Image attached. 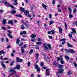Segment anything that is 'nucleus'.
<instances>
[{"instance_id": "58", "label": "nucleus", "mask_w": 77, "mask_h": 77, "mask_svg": "<svg viewBox=\"0 0 77 77\" xmlns=\"http://www.w3.org/2000/svg\"><path fill=\"white\" fill-rule=\"evenodd\" d=\"M58 11L59 12H62V11H61V9L59 8H58Z\"/></svg>"}, {"instance_id": "45", "label": "nucleus", "mask_w": 77, "mask_h": 77, "mask_svg": "<svg viewBox=\"0 0 77 77\" xmlns=\"http://www.w3.org/2000/svg\"><path fill=\"white\" fill-rule=\"evenodd\" d=\"M54 23V21H51L49 23V25H51V24H53Z\"/></svg>"}, {"instance_id": "64", "label": "nucleus", "mask_w": 77, "mask_h": 77, "mask_svg": "<svg viewBox=\"0 0 77 77\" xmlns=\"http://www.w3.org/2000/svg\"><path fill=\"white\" fill-rule=\"evenodd\" d=\"M30 76H31L32 77H35V74H31V75H30Z\"/></svg>"}, {"instance_id": "33", "label": "nucleus", "mask_w": 77, "mask_h": 77, "mask_svg": "<svg viewBox=\"0 0 77 77\" xmlns=\"http://www.w3.org/2000/svg\"><path fill=\"white\" fill-rule=\"evenodd\" d=\"M73 64L74 66H75V67H77V63H76V62H73Z\"/></svg>"}, {"instance_id": "30", "label": "nucleus", "mask_w": 77, "mask_h": 77, "mask_svg": "<svg viewBox=\"0 0 77 77\" xmlns=\"http://www.w3.org/2000/svg\"><path fill=\"white\" fill-rule=\"evenodd\" d=\"M19 41H20V39L19 38L17 39V41H16V44H19Z\"/></svg>"}, {"instance_id": "19", "label": "nucleus", "mask_w": 77, "mask_h": 77, "mask_svg": "<svg viewBox=\"0 0 77 77\" xmlns=\"http://www.w3.org/2000/svg\"><path fill=\"white\" fill-rule=\"evenodd\" d=\"M8 23L11 24V25H14V23H13V21L12 20H9L8 21Z\"/></svg>"}, {"instance_id": "38", "label": "nucleus", "mask_w": 77, "mask_h": 77, "mask_svg": "<svg viewBox=\"0 0 77 77\" xmlns=\"http://www.w3.org/2000/svg\"><path fill=\"white\" fill-rule=\"evenodd\" d=\"M77 12V9L76 8H74L73 10V14H75V13H76Z\"/></svg>"}, {"instance_id": "25", "label": "nucleus", "mask_w": 77, "mask_h": 77, "mask_svg": "<svg viewBox=\"0 0 77 77\" xmlns=\"http://www.w3.org/2000/svg\"><path fill=\"white\" fill-rule=\"evenodd\" d=\"M4 3L5 5H6V6H8V7L9 6L10 4H9V3H8L7 2H4Z\"/></svg>"}, {"instance_id": "12", "label": "nucleus", "mask_w": 77, "mask_h": 77, "mask_svg": "<svg viewBox=\"0 0 77 77\" xmlns=\"http://www.w3.org/2000/svg\"><path fill=\"white\" fill-rule=\"evenodd\" d=\"M10 72H13L12 74H11V75H13V74H15V71L14 70V69H11L10 70Z\"/></svg>"}, {"instance_id": "18", "label": "nucleus", "mask_w": 77, "mask_h": 77, "mask_svg": "<svg viewBox=\"0 0 77 77\" xmlns=\"http://www.w3.org/2000/svg\"><path fill=\"white\" fill-rule=\"evenodd\" d=\"M47 45L49 50H51V46L50 44H47Z\"/></svg>"}, {"instance_id": "9", "label": "nucleus", "mask_w": 77, "mask_h": 77, "mask_svg": "<svg viewBox=\"0 0 77 77\" xmlns=\"http://www.w3.org/2000/svg\"><path fill=\"white\" fill-rule=\"evenodd\" d=\"M13 69H20V65H17L16 67H14Z\"/></svg>"}, {"instance_id": "49", "label": "nucleus", "mask_w": 77, "mask_h": 77, "mask_svg": "<svg viewBox=\"0 0 77 77\" xmlns=\"http://www.w3.org/2000/svg\"><path fill=\"white\" fill-rule=\"evenodd\" d=\"M21 41H26V39H24V38H23L21 39Z\"/></svg>"}, {"instance_id": "11", "label": "nucleus", "mask_w": 77, "mask_h": 77, "mask_svg": "<svg viewBox=\"0 0 77 77\" xmlns=\"http://www.w3.org/2000/svg\"><path fill=\"white\" fill-rule=\"evenodd\" d=\"M69 53H73L74 54L75 53V51L73 49H70L69 50Z\"/></svg>"}, {"instance_id": "27", "label": "nucleus", "mask_w": 77, "mask_h": 77, "mask_svg": "<svg viewBox=\"0 0 77 77\" xmlns=\"http://www.w3.org/2000/svg\"><path fill=\"white\" fill-rule=\"evenodd\" d=\"M6 23V20H3L2 21V24L4 25H5Z\"/></svg>"}, {"instance_id": "63", "label": "nucleus", "mask_w": 77, "mask_h": 77, "mask_svg": "<svg viewBox=\"0 0 77 77\" xmlns=\"http://www.w3.org/2000/svg\"><path fill=\"white\" fill-rule=\"evenodd\" d=\"M48 38L50 39H52V38H53V37H52V36H51L49 35L48 36Z\"/></svg>"}, {"instance_id": "52", "label": "nucleus", "mask_w": 77, "mask_h": 77, "mask_svg": "<svg viewBox=\"0 0 77 77\" xmlns=\"http://www.w3.org/2000/svg\"><path fill=\"white\" fill-rule=\"evenodd\" d=\"M15 17H20V15L16 14L14 15Z\"/></svg>"}, {"instance_id": "51", "label": "nucleus", "mask_w": 77, "mask_h": 77, "mask_svg": "<svg viewBox=\"0 0 77 77\" xmlns=\"http://www.w3.org/2000/svg\"><path fill=\"white\" fill-rule=\"evenodd\" d=\"M31 64V63H30V62H29L27 63L28 66H30Z\"/></svg>"}, {"instance_id": "13", "label": "nucleus", "mask_w": 77, "mask_h": 77, "mask_svg": "<svg viewBox=\"0 0 77 77\" xmlns=\"http://www.w3.org/2000/svg\"><path fill=\"white\" fill-rule=\"evenodd\" d=\"M59 33L60 34H62V31H63V30H62V29L61 27H59Z\"/></svg>"}, {"instance_id": "26", "label": "nucleus", "mask_w": 77, "mask_h": 77, "mask_svg": "<svg viewBox=\"0 0 77 77\" xmlns=\"http://www.w3.org/2000/svg\"><path fill=\"white\" fill-rule=\"evenodd\" d=\"M65 51H66V54H67V53H69V50H68V49H65Z\"/></svg>"}, {"instance_id": "10", "label": "nucleus", "mask_w": 77, "mask_h": 77, "mask_svg": "<svg viewBox=\"0 0 77 77\" xmlns=\"http://www.w3.org/2000/svg\"><path fill=\"white\" fill-rule=\"evenodd\" d=\"M42 6L43 7L44 9H45V10L47 11V6L45 5H44L43 4H42Z\"/></svg>"}, {"instance_id": "42", "label": "nucleus", "mask_w": 77, "mask_h": 77, "mask_svg": "<svg viewBox=\"0 0 77 77\" xmlns=\"http://www.w3.org/2000/svg\"><path fill=\"white\" fill-rule=\"evenodd\" d=\"M31 41L32 42H36V39L35 38H34V39H32L31 40Z\"/></svg>"}, {"instance_id": "56", "label": "nucleus", "mask_w": 77, "mask_h": 77, "mask_svg": "<svg viewBox=\"0 0 77 77\" xmlns=\"http://www.w3.org/2000/svg\"><path fill=\"white\" fill-rule=\"evenodd\" d=\"M5 40L6 42H9V39H8V38H6Z\"/></svg>"}, {"instance_id": "16", "label": "nucleus", "mask_w": 77, "mask_h": 77, "mask_svg": "<svg viewBox=\"0 0 77 77\" xmlns=\"http://www.w3.org/2000/svg\"><path fill=\"white\" fill-rule=\"evenodd\" d=\"M36 37V35L35 34H32L31 35V38H35Z\"/></svg>"}, {"instance_id": "41", "label": "nucleus", "mask_w": 77, "mask_h": 77, "mask_svg": "<svg viewBox=\"0 0 77 77\" xmlns=\"http://www.w3.org/2000/svg\"><path fill=\"white\" fill-rule=\"evenodd\" d=\"M0 53H1V54H5V52H4L3 51L1 50L0 51Z\"/></svg>"}, {"instance_id": "3", "label": "nucleus", "mask_w": 77, "mask_h": 77, "mask_svg": "<svg viewBox=\"0 0 77 77\" xmlns=\"http://www.w3.org/2000/svg\"><path fill=\"white\" fill-rule=\"evenodd\" d=\"M46 74L45 75H48V76H49L50 75V70L48 69H46Z\"/></svg>"}, {"instance_id": "23", "label": "nucleus", "mask_w": 77, "mask_h": 77, "mask_svg": "<svg viewBox=\"0 0 77 77\" xmlns=\"http://www.w3.org/2000/svg\"><path fill=\"white\" fill-rule=\"evenodd\" d=\"M58 67L60 68H63V65H61V64H59Z\"/></svg>"}, {"instance_id": "36", "label": "nucleus", "mask_w": 77, "mask_h": 77, "mask_svg": "<svg viewBox=\"0 0 77 77\" xmlns=\"http://www.w3.org/2000/svg\"><path fill=\"white\" fill-rule=\"evenodd\" d=\"M42 44V42H36V44L37 45H40Z\"/></svg>"}, {"instance_id": "60", "label": "nucleus", "mask_w": 77, "mask_h": 77, "mask_svg": "<svg viewBox=\"0 0 77 77\" xmlns=\"http://www.w3.org/2000/svg\"><path fill=\"white\" fill-rule=\"evenodd\" d=\"M69 36L70 38H72V34H69Z\"/></svg>"}, {"instance_id": "35", "label": "nucleus", "mask_w": 77, "mask_h": 77, "mask_svg": "<svg viewBox=\"0 0 77 77\" xmlns=\"http://www.w3.org/2000/svg\"><path fill=\"white\" fill-rule=\"evenodd\" d=\"M51 32L52 33V35H54V30L52 29L51 31Z\"/></svg>"}, {"instance_id": "22", "label": "nucleus", "mask_w": 77, "mask_h": 77, "mask_svg": "<svg viewBox=\"0 0 77 77\" xmlns=\"http://www.w3.org/2000/svg\"><path fill=\"white\" fill-rule=\"evenodd\" d=\"M11 13L12 14H16V11L15 10H14L11 11Z\"/></svg>"}, {"instance_id": "8", "label": "nucleus", "mask_w": 77, "mask_h": 77, "mask_svg": "<svg viewBox=\"0 0 77 77\" xmlns=\"http://www.w3.org/2000/svg\"><path fill=\"white\" fill-rule=\"evenodd\" d=\"M20 11L22 12H21V13L24 12H25V9H24V8L22 7H20Z\"/></svg>"}, {"instance_id": "6", "label": "nucleus", "mask_w": 77, "mask_h": 77, "mask_svg": "<svg viewBox=\"0 0 77 77\" xmlns=\"http://www.w3.org/2000/svg\"><path fill=\"white\" fill-rule=\"evenodd\" d=\"M35 69H36L37 71H38V72H39V71H40V68L39 67L38 65H36L35 66Z\"/></svg>"}, {"instance_id": "31", "label": "nucleus", "mask_w": 77, "mask_h": 77, "mask_svg": "<svg viewBox=\"0 0 77 77\" xmlns=\"http://www.w3.org/2000/svg\"><path fill=\"white\" fill-rule=\"evenodd\" d=\"M21 29H26L25 27H24V25H21Z\"/></svg>"}, {"instance_id": "7", "label": "nucleus", "mask_w": 77, "mask_h": 77, "mask_svg": "<svg viewBox=\"0 0 77 77\" xmlns=\"http://www.w3.org/2000/svg\"><path fill=\"white\" fill-rule=\"evenodd\" d=\"M1 64L4 69L6 68V65L4 64V61H2L1 62Z\"/></svg>"}, {"instance_id": "29", "label": "nucleus", "mask_w": 77, "mask_h": 77, "mask_svg": "<svg viewBox=\"0 0 77 77\" xmlns=\"http://www.w3.org/2000/svg\"><path fill=\"white\" fill-rule=\"evenodd\" d=\"M68 10L70 13H71L72 9L70 8V7H69L68 8Z\"/></svg>"}, {"instance_id": "57", "label": "nucleus", "mask_w": 77, "mask_h": 77, "mask_svg": "<svg viewBox=\"0 0 77 77\" xmlns=\"http://www.w3.org/2000/svg\"><path fill=\"white\" fill-rule=\"evenodd\" d=\"M35 56L36 57H39V54H38V53H36L35 54Z\"/></svg>"}, {"instance_id": "1", "label": "nucleus", "mask_w": 77, "mask_h": 77, "mask_svg": "<svg viewBox=\"0 0 77 77\" xmlns=\"http://www.w3.org/2000/svg\"><path fill=\"white\" fill-rule=\"evenodd\" d=\"M56 58L57 59V61L58 62H59V60H61L60 63L61 64H64V61L63 60V58H60V57H56Z\"/></svg>"}, {"instance_id": "15", "label": "nucleus", "mask_w": 77, "mask_h": 77, "mask_svg": "<svg viewBox=\"0 0 77 77\" xmlns=\"http://www.w3.org/2000/svg\"><path fill=\"white\" fill-rule=\"evenodd\" d=\"M27 33V32L26 31H24L22 32H21L20 33V34L21 35H23L24 34H26Z\"/></svg>"}, {"instance_id": "34", "label": "nucleus", "mask_w": 77, "mask_h": 77, "mask_svg": "<svg viewBox=\"0 0 77 77\" xmlns=\"http://www.w3.org/2000/svg\"><path fill=\"white\" fill-rule=\"evenodd\" d=\"M33 50L31 49L29 52V54H32V53H33Z\"/></svg>"}, {"instance_id": "40", "label": "nucleus", "mask_w": 77, "mask_h": 77, "mask_svg": "<svg viewBox=\"0 0 77 77\" xmlns=\"http://www.w3.org/2000/svg\"><path fill=\"white\" fill-rule=\"evenodd\" d=\"M65 26L66 27V30H67V29H68V26H67V24L66 23H65Z\"/></svg>"}, {"instance_id": "2", "label": "nucleus", "mask_w": 77, "mask_h": 77, "mask_svg": "<svg viewBox=\"0 0 77 77\" xmlns=\"http://www.w3.org/2000/svg\"><path fill=\"white\" fill-rule=\"evenodd\" d=\"M24 14L26 16H27L29 18L32 17V15L30 14H29V11L28 10L26 11L25 12H24Z\"/></svg>"}, {"instance_id": "50", "label": "nucleus", "mask_w": 77, "mask_h": 77, "mask_svg": "<svg viewBox=\"0 0 77 77\" xmlns=\"http://www.w3.org/2000/svg\"><path fill=\"white\" fill-rule=\"evenodd\" d=\"M17 62H20V59L19 58L17 57H16Z\"/></svg>"}, {"instance_id": "48", "label": "nucleus", "mask_w": 77, "mask_h": 77, "mask_svg": "<svg viewBox=\"0 0 77 77\" xmlns=\"http://www.w3.org/2000/svg\"><path fill=\"white\" fill-rule=\"evenodd\" d=\"M60 73L59 72H57V77H59V75H60Z\"/></svg>"}, {"instance_id": "17", "label": "nucleus", "mask_w": 77, "mask_h": 77, "mask_svg": "<svg viewBox=\"0 0 77 77\" xmlns=\"http://www.w3.org/2000/svg\"><path fill=\"white\" fill-rule=\"evenodd\" d=\"M63 69H60L58 70V72H59V73H60L61 74L62 73H63Z\"/></svg>"}, {"instance_id": "55", "label": "nucleus", "mask_w": 77, "mask_h": 77, "mask_svg": "<svg viewBox=\"0 0 77 77\" xmlns=\"http://www.w3.org/2000/svg\"><path fill=\"white\" fill-rule=\"evenodd\" d=\"M55 2H56V0H53L52 2V4L54 5L55 4Z\"/></svg>"}, {"instance_id": "28", "label": "nucleus", "mask_w": 77, "mask_h": 77, "mask_svg": "<svg viewBox=\"0 0 77 77\" xmlns=\"http://www.w3.org/2000/svg\"><path fill=\"white\" fill-rule=\"evenodd\" d=\"M17 2V0H14V3H13L14 5H18V3Z\"/></svg>"}, {"instance_id": "24", "label": "nucleus", "mask_w": 77, "mask_h": 77, "mask_svg": "<svg viewBox=\"0 0 77 77\" xmlns=\"http://www.w3.org/2000/svg\"><path fill=\"white\" fill-rule=\"evenodd\" d=\"M7 35H8L9 38H13V36H12V35L8 33Z\"/></svg>"}, {"instance_id": "47", "label": "nucleus", "mask_w": 77, "mask_h": 77, "mask_svg": "<svg viewBox=\"0 0 77 77\" xmlns=\"http://www.w3.org/2000/svg\"><path fill=\"white\" fill-rule=\"evenodd\" d=\"M9 7H10V8H12V9H14V6H13V5H11L10 4V5H9Z\"/></svg>"}, {"instance_id": "21", "label": "nucleus", "mask_w": 77, "mask_h": 77, "mask_svg": "<svg viewBox=\"0 0 77 77\" xmlns=\"http://www.w3.org/2000/svg\"><path fill=\"white\" fill-rule=\"evenodd\" d=\"M67 44L68 47H73V46L69 44V42H67Z\"/></svg>"}, {"instance_id": "20", "label": "nucleus", "mask_w": 77, "mask_h": 77, "mask_svg": "<svg viewBox=\"0 0 77 77\" xmlns=\"http://www.w3.org/2000/svg\"><path fill=\"white\" fill-rule=\"evenodd\" d=\"M54 65L55 67H57V63L56 61H54Z\"/></svg>"}, {"instance_id": "4", "label": "nucleus", "mask_w": 77, "mask_h": 77, "mask_svg": "<svg viewBox=\"0 0 77 77\" xmlns=\"http://www.w3.org/2000/svg\"><path fill=\"white\" fill-rule=\"evenodd\" d=\"M43 48L44 50H48V47H47V45H46L45 44H43Z\"/></svg>"}, {"instance_id": "59", "label": "nucleus", "mask_w": 77, "mask_h": 77, "mask_svg": "<svg viewBox=\"0 0 77 77\" xmlns=\"http://www.w3.org/2000/svg\"><path fill=\"white\" fill-rule=\"evenodd\" d=\"M59 3L60 4H61V5L62 4V3H63V2H62V0H60L59 1Z\"/></svg>"}, {"instance_id": "32", "label": "nucleus", "mask_w": 77, "mask_h": 77, "mask_svg": "<svg viewBox=\"0 0 77 77\" xmlns=\"http://www.w3.org/2000/svg\"><path fill=\"white\" fill-rule=\"evenodd\" d=\"M65 57L66 59H67V60H69V57L67 55L65 56Z\"/></svg>"}, {"instance_id": "46", "label": "nucleus", "mask_w": 77, "mask_h": 77, "mask_svg": "<svg viewBox=\"0 0 77 77\" xmlns=\"http://www.w3.org/2000/svg\"><path fill=\"white\" fill-rule=\"evenodd\" d=\"M14 63V61H13L12 62H11L10 63L11 66H12L13 65V63Z\"/></svg>"}, {"instance_id": "53", "label": "nucleus", "mask_w": 77, "mask_h": 77, "mask_svg": "<svg viewBox=\"0 0 77 77\" xmlns=\"http://www.w3.org/2000/svg\"><path fill=\"white\" fill-rule=\"evenodd\" d=\"M23 42H21L20 43V46H22L23 45Z\"/></svg>"}, {"instance_id": "37", "label": "nucleus", "mask_w": 77, "mask_h": 77, "mask_svg": "<svg viewBox=\"0 0 77 77\" xmlns=\"http://www.w3.org/2000/svg\"><path fill=\"white\" fill-rule=\"evenodd\" d=\"M66 41V39L65 38H62L60 40V41H63V42H65Z\"/></svg>"}, {"instance_id": "5", "label": "nucleus", "mask_w": 77, "mask_h": 77, "mask_svg": "<svg viewBox=\"0 0 77 77\" xmlns=\"http://www.w3.org/2000/svg\"><path fill=\"white\" fill-rule=\"evenodd\" d=\"M44 58L45 60L47 62H49V61H50L49 57H48L47 56V55L45 56L44 57Z\"/></svg>"}, {"instance_id": "43", "label": "nucleus", "mask_w": 77, "mask_h": 77, "mask_svg": "<svg viewBox=\"0 0 77 77\" xmlns=\"http://www.w3.org/2000/svg\"><path fill=\"white\" fill-rule=\"evenodd\" d=\"M69 18H72V17H73V15H72V14H69Z\"/></svg>"}, {"instance_id": "61", "label": "nucleus", "mask_w": 77, "mask_h": 77, "mask_svg": "<svg viewBox=\"0 0 77 77\" xmlns=\"http://www.w3.org/2000/svg\"><path fill=\"white\" fill-rule=\"evenodd\" d=\"M71 74H72L71 72V71H69L68 72V75H71Z\"/></svg>"}, {"instance_id": "14", "label": "nucleus", "mask_w": 77, "mask_h": 77, "mask_svg": "<svg viewBox=\"0 0 77 77\" xmlns=\"http://www.w3.org/2000/svg\"><path fill=\"white\" fill-rule=\"evenodd\" d=\"M21 51L22 53H24L25 51H24V48H23V46H21Z\"/></svg>"}, {"instance_id": "54", "label": "nucleus", "mask_w": 77, "mask_h": 77, "mask_svg": "<svg viewBox=\"0 0 77 77\" xmlns=\"http://www.w3.org/2000/svg\"><path fill=\"white\" fill-rule=\"evenodd\" d=\"M44 63L42 62L40 64V66H44Z\"/></svg>"}, {"instance_id": "62", "label": "nucleus", "mask_w": 77, "mask_h": 77, "mask_svg": "<svg viewBox=\"0 0 77 77\" xmlns=\"http://www.w3.org/2000/svg\"><path fill=\"white\" fill-rule=\"evenodd\" d=\"M51 31H48V35H50V34H51Z\"/></svg>"}, {"instance_id": "44", "label": "nucleus", "mask_w": 77, "mask_h": 77, "mask_svg": "<svg viewBox=\"0 0 77 77\" xmlns=\"http://www.w3.org/2000/svg\"><path fill=\"white\" fill-rule=\"evenodd\" d=\"M72 31L73 32L75 33H76V31H75V29L74 28L72 29Z\"/></svg>"}, {"instance_id": "39", "label": "nucleus", "mask_w": 77, "mask_h": 77, "mask_svg": "<svg viewBox=\"0 0 77 77\" xmlns=\"http://www.w3.org/2000/svg\"><path fill=\"white\" fill-rule=\"evenodd\" d=\"M37 23H38V26H40V24H41V22H39L38 20L37 21Z\"/></svg>"}]
</instances>
